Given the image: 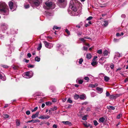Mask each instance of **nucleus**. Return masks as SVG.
Listing matches in <instances>:
<instances>
[{"label":"nucleus","mask_w":128,"mask_h":128,"mask_svg":"<svg viewBox=\"0 0 128 128\" xmlns=\"http://www.w3.org/2000/svg\"><path fill=\"white\" fill-rule=\"evenodd\" d=\"M108 53L109 52L108 51L106 50H105L104 51L103 54L104 55V56H107Z\"/></svg>","instance_id":"nucleus-18"},{"label":"nucleus","mask_w":128,"mask_h":128,"mask_svg":"<svg viewBox=\"0 0 128 128\" xmlns=\"http://www.w3.org/2000/svg\"><path fill=\"white\" fill-rule=\"evenodd\" d=\"M0 78L4 81H5L6 79V77L4 75V74L3 75L0 74Z\"/></svg>","instance_id":"nucleus-17"},{"label":"nucleus","mask_w":128,"mask_h":128,"mask_svg":"<svg viewBox=\"0 0 128 128\" xmlns=\"http://www.w3.org/2000/svg\"><path fill=\"white\" fill-rule=\"evenodd\" d=\"M122 54H120L119 53H117L116 54V55L118 57H120L121 56H122Z\"/></svg>","instance_id":"nucleus-48"},{"label":"nucleus","mask_w":128,"mask_h":128,"mask_svg":"<svg viewBox=\"0 0 128 128\" xmlns=\"http://www.w3.org/2000/svg\"><path fill=\"white\" fill-rule=\"evenodd\" d=\"M40 58H38V56L36 57L35 58V61L39 62L40 61Z\"/></svg>","instance_id":"nucleus-26"},{"label":"nucleus","mask_w":128,"mask_h":128,"mask_svg":"<svg viewBox=\"0 0 128 128\" xmlns=\"http://www.w3.org/2000/svg\"><path fill=\"white\" fill-rule=\"evenodd\" d=\"M36 121L35 120H29L27 122V123H29V122H32L33 123H35V121Z\"/></svg>","instance_id":"nucleus-30"},{"label":"nucleus","mask_w":128,"mask_h":128,"mask_svg":"<svg viewBox=\"0 0 128 128\" xmlns=\"http://www.w3.org/2000/svg\"><path fill=\"white\" fill-rule=\"evenodd\" d=\"M97 58V56H94L92 60V61H95V59Z\"/></svg>","instance_id":"nucleus-59"},{"label":"nucleus","mask_w":128,"mask_h":128,"mask_svg":"<svg viewBox=\"0 0 128 128\" xmlns=\"http://www.w3.org/2000/svg\"><path fill=\"white\" fill-rule=\"evenodd\" d=\"M60 28H61L60 27H58L56 26H54L53 28V29H56L57 30V29H60Z\"/></svg>","instance_id":"nucleus-31"},{"label":"nucleus","mask_w":128,"mask_h":128,"mask_svg":"<svg viewBox=\"0 0 128 128\" xmlns=\"http://www.w3.org/2000/svg\"><path fill=\"white\" fill-rule=\"evenodd\" d=\"M67 101L70 103H72V101L70 99V98L68 99Z\"/></svg>","instance_id":"nucleus-46"},{"label":"nucleus","mask_w":128,"mask_h":128,"mask_svg":"<svg viewBox=\"0 0 128 128\" xmlns=\"http://www.w3.org/2000/svg\"><path fill=\"white\" fill-rule=\"evenodd\" d=\"M30 112L29 110H28L26 111V114L28 115H29L30 114Z\"/></svg>","instance_id":"nucleus-52"},{"label":"nucleus","mask_w":128,"mask_h":128,"mask_svg":"<svg viewBox=\"0 0 128 128\" xmlns=\"http://www.w3.org/2000/svg\"><path fill=\"white\" fill-rule=\"evenodd\" d=\"M76 81L77 83L80 84H82L83 82V81L82 80L79 79H77Z\"/></svg>","instance_id":"nucleus-16"},{"label":"nucleus","mask_w":128,"mask_h":128,"mask_svg":"<svg viewBox=\"0 0 128 128\" xmlns=\"http://www.w3.org/2000/svg\"><path fill=\"white\" fill-rule=\"evenodd\" d=\"M10 117V116L8 114H4V118H8Z\"/></svg>","instance_id":"nucleus-28"},{"label":"nucleus","mask_w":128,"mask_h":128,"mask_svg":"<svg viewBox=\"0 0 128 128\" xmlns=\"http://www.w3.org/2000/svg\"><path fill=\"white\" fill-rule=\"evenodd\" d=\"M125 15L124 14H122L121 16V17L122 18H124L125 17Z\"/></svg>","instance_id":"nucleus-60"},{"label":"nucleus","mask_w":128,"mask_h":128,"mask_svg":"<svg viewBox=\"0 0 128 128\" xmlns=\"http://www.w3.org/2000/svg\"><path fill=\"white\" fill-rule=\"evenodd\" d=\"M34 67V65H32L30 64L28 66V67L29 68H33Z\"/></svg>","instance_id":"nucleus-38"},{"label":"nucleus","mask_w":128,"mask_h":128,"mask_svg":"<svg viewBox=\"0 0 128 128\" xmlns=\"http://www.w3.org/2000/svg\"><path fill=\"white\" fill-rule=\"evenodd\" d=\"M102 23V26H106L108 24V22L107 20L104 21Z\"/></svg>","instance_id":"nucleus-15"},{"label":"nucleus","mask_w":128,"mask_h":128,"mask_svg":"<svg viewBox=\"0 0 128 128\" xmlns=\"http://www.w3.org/2000/svg\"><path fill=\"white\" fill-rule=\"evenodd\" d=\"M110 67L112 69H113L114 67V65L113 64H112L111 65Z\"/></svg>","instance_id":"nucleus-57"},{"label":"nucleus","mask_w":128,"mask_h":128,"mask_svg":"<svg viewBox=\"0 0 128 128\" xmlns=\"http://www.w3.org/2000/svg\"><path fill=\"white\" fill-rule=\"evenodd\" d=\"M32 6H38L42 2V0H28Z\"/></svg>","instance_id":"nucleus-3"},{"label":"nucleus","mask_w":128,"mask_h":128,"mask_svg":"<svg viewBox=\"0 0 128 128\" xmlns=\"http://www.w3.org/2000/svg\"><path fill=\"white\" fill-rule=\"evenodd\" d=\"M106 61V58L102 57L99 60V62L101 64L104 63Z\"/></svg>","instance_id":"nucleus-9"},{"label":"nucleus","mask_w":128,"mask_h":128,"mask_svg":"<svg viewBox=\"0 0 128 128\" xmlns=\"http://www.w3.org/2000/svg\"><path fill=\"white\" fill-rule=\"evenodd\" d=\"M110 95V93L108 92H106V96H108Z\"/></svg>","instance_id":"nucleus-54"},{"label":"nucleus","mask_w":128,"mask_h":128,"mask_svg":"<svg viewBox=\"0 0 128 128\" xmlns=\"http://www.w3.org/2000/svg\"><path fill=\"white\" fill-rule=\"evenodd\" d=\"M65 32L68 34V35H70V34L69 31L67 29H66L65 30Z\"/></svg>","instance_id":"nucleus-43"},{"label":"nucleus","mask_w":128,"mask_h":128,"mask_svg":"<svg viewBox=\"0 0 128 128\" xmlns=\"http://www.w3.org/2000/svg\"><path fill=\"white\" fill-rule=\"evenodd\" d=\"M106 6V4H104L100 5V6L102 8L105 7Z\"/></svg>","instance_id":"nucleus-41"},{"label":"nucleus","mask_w":128,"mask_h":128,"mask_svg":"<svg viewBox=\"0 0 128 128\" xmlns=\"http://www.w3.org/2000/svg\"><path fill=\"white\" fill-rule=\"evenodd\" d=\"M92 57V55L91 54H88L86 55V58L88 59H90Z\"/></svg>","instance_id":"nucleus-22"},{"label":"nucleus","mask_w":128,"mask_h":128,"mask_svg":"<svg viewBox=\"0 0 128 128\" xmlns=\"http://www.w3.org/2000/svg\"><path fill=\"white\" fill-rule=\"evenodd\" d=\"M127 81H128V77L125 78L124 81L125 83Z\"/></svg>","instance_id":"nucleus-58"},{"label":"nucleus","mask_w":128,"mask_h":128,"mask_svg":"<svg viewBox=\"0 0 128 128\" xmlns=\"http://www.w3.org/2000/svg\"><path fill=\"white\" fill-rule=\"evenodd\" d=\"M29 7L30 6L28 4L24 5V7L26 9L28 8H29Z\"/></svg>","instance_id":"nucleus-44"},{"label":"nucleus","mask_w":128,"mask_h":128,"mask_svg":"<svg viewBox=\"0 0 128 128\" xmlns=\"http://www.w3.org/2000/svg\"><path fill=\"white\" fill-rule=\"evenodd\" d=\"M122 116V114H120L117 116V118L118 119H120V117Z\"/></svg>","instance_id":"nucleus-35"},{"label":"nucleus","mask_w":128,"mask_h":128,"mask_svg":"<svg viewBox=\"0 0 128 128\" xmlns=\"http://www.w3.org/2000/svg\"><path fill=\"white\" fill-rule=\"evenodd\" d=\"M87 116L86 115L84 116H83L82 118V119L84 120H87V118H86Z\"/></svg>","instance_id":"nucleus-37"},{"label":"nucleus","mask_w":128,"mask_h":128,"mask_svg":"<svg viewBox=\"0 0 128 128\" xmlns=\"http://www.w3.org/2000/svg\"><path fill=\"white\" fill-rule=\"evenodd\" d=\"M46 7H44L45 9L47 10L51 9H52L55 8V4L54 3L52 2H46L45 3Z\"/></svg>","instance_id":"nucleus-4"},{"label":"nucleus","mask_w":128,"mask_h":128,"mask_svg":"<svg viewBox=\"0 0 128 128\" xmlns=\"http://www.w3.org/2000/svg\"><path fill=\"white\" fill-rule=\"evenodd\" d=\"M83 124L86 127H88L90 126V124H87L86 122L84 123Z\"/></svg>","instance_id":"nucleus-23"},{"label":"nucleus","mask_w":128,"mask_h":128,"mask_svg":"<svg viewBox=\"0 0 128 128\" xmlns=\"http://www.w3.org/2000/svg\"><path fill=\"white\" fill-rule=\"evenodd\" d=\"M116 35L117 36H121L120 34L118 32L116 33Z\"/></svg>","instance_id":"nucleus-64"},{"label":"nucleus","mask_w":128,"mask_h":128,"mask_svg":"<svg viewBox=\"0 0 128 128\" xmlns=\"http://www.w3.org/2000/svg\"><path fill=\"white\" fill-rule=\"evenodd\" d=\"M84 37L83 38H80V40H81L83 42H84L85 40H84Z\"/></svg>","instance_id":"nucleus-47"},{"label":"nucleus","mask_w":128,"mask_h":128,"mask_svg":"<svg viewBox=\"0 0 128 128\" xmlns=\"http://www.w3.org/2000/svg\"><path fill=\"white\" fill-rule=\"evenodd\" d=\"M88 102H85L82 103V104L83 105H85L87 104Z\"/></svg>","instance_id":"nucleus-51"},{"label":"nucleus","mask_w":128,"mask_h":128,"mask_svg":"<svg viewBox=\"0 0 128 128\" xmlns=\"http://www.w3.org/2000/svg\"><path fill=\"white\" fill-rule=\"evenodd\" d=\"M80 98V96L78 94H76L74 96V98L75 99H77Z\"/></svg>","instance_id":"nucleus-27"},{"label":"nucleus","mask_w":128,"mask_h":128,"mask_svg":"<svg viewBox=\"0 0 128 128\" xmlns=\"http://www.w3.org/2000/svg\"><path fill=\"white\" fill-rule=\"evenodd\" d=\"M84 50H88V48L87 47L84 46L83 47Z\"/></svg>","instance_id":"nucleus-55"},{"label":"nucleus","mask_w":128,"mask_h":128,"mask_svg":"<svg viewBox=\"0 0 128 128\" xmlns=\"http://www.w3.org/2000/svg\"><path fill=\"white\" fill-rule=\"evenodd\" d=\"M96 93L94 92H92L91 93V95L92 97H94L96 96Z\"/></svg>","instance_id":"nucleus-29"},{"label":"nucleus","mask_w":128,"mask_h":128,"mask_svg":"<svg viewBox=\"0 0 128 128\" xmlns=\"http://www.w3.org/2000/svg\"><path fill=\"white\" fill-rule=\"evenodd\" d=\"M16 125L17 126H20V120H16Z\"/></svg>","instance_id":"nucleus-20"},{"label":"nucleus","mask_w":128,"mask_h":128,"mask_svg":"<svg viewBox=\"0 0 128 128\" xmlns=\"http://www.w3.org/2000/svg\"><path fill=\"white\" fill-rule=\"evenodd\" d=\"M83 61V60L82 58H80L79 61V63L80 64H82V62Z\"/></svg>","instance_id":"nucleus-40"},{"label":"nucleus","mask_w":128,"mask_h":128,"mask_svg":"<svg viewBox=\"0 0 128 128\" xmlns=\"http://www.w3.org/2000/svg\"><path fill=\"white\" fill-rule=\"evenodd\" d=\"M118 39H116V38H114V42H117L118 41Z\"/></svg>","instance_id":"nucleus-61"},{"label":"nucleus","mask_w":128,"mask_h":128,"mask_svg":"<svg viewBox=\"0 0 128 128\" xmlns=\"http://www.w3.org/2000/svg\"><path fill=\"white\" fill-rule=\"evenodd\" d=\"M38 108L37 107H35L34 110H32V112H33L35 111L36 110H37V109H38Z\"/></svg>","instance_id":"nucleus-50"},{"label":"nucleus","mask_w":128,"mask_h":128,"mask_svg":"<svg viewBox=\"0 0 128 128\" xmlns=\"http://www.w3.org/2000/svg\"><path fill=\"white\" fill-rule=\"evenodd\" d=\"M102 50H98L97 51V53L99 54H101L102 53Z\"/></svg>","instance_id":"nucleus-36"},{"label":"nucleus","mask_w":128,"mask_h":128,"mask_svg":"<svg viewBox=\"0 0 128 128\" xmlns=\"http://www.w3.org/2000/svg\"><path fill=\"white\" fill-rule=\"evenodd\" d=\"M104 80L106 82H108L110 79V78L106 76H105L104 77Z\"/></svg>","instance_id":"nucleus-21"},{"label":"nucleus","mask_w":128,"mask_h":128,"mask_svg":"<svg viewBox=\"0 0 128 128\" xmlns=\"http://www.w3.org/2000/svg\"><path fill=\"white\" fill-rule=\"evenodd\" d=\"M31 54L30 53H28L27 54V56L29 58L31 56Z\"/></svg>","instance_id":"nucleus-56"},{"label":"nucleus","mask_w":128,"mask_h":128,"mask_svg":"<svg viewBox=\"0 0 128 128\" xmlns=\"http://www.w3.org/2000/svg\"><path fill=\"white\" fill-rule=\"evenodd\" d=\"M82 33L81 32H78V35L80 36V35H82Z\"/></svg>","instance_id":"nucleus-53"},{"label":"nucleus","mask_w":128,"mask_h":128,"mask_svg":"<svg viewBox=\"0 0 128 128\" xmlns=\"http://www.w3.org/2000/svg\"><path fill=\"white\" fill-rule=\"evenodd\" d=\"M92 18L93 17L92 16H90L86 20H90L92 19Z\"/></svg>","instance_id":"nucleus-45"},{"label":"nucleus","mask_w":128,"mask_h":128,"mask_svg":"<svg viewBox=\"0 0 128 128\" xmlns=\"http://www.w3.org/2000/svg\"><path fill=\"white\" fill-rule=\"evenodd\" d=\"M84 79L87 82H88L89 80V78L88 77H85L84 78Z\"/></svg>","instance_id":"nucleus-39"},{"label":"nucleus","mask_w":128,"mask_h":128,"mask_svg":"<svg viewBox=\"0 0 128 128\" xmlns=\"http://www.w3.org/2000/svg\"><path fill=\"white\" fill-rule=\"evenodd\" d=\"M0 13L4 16H7L9 14V10L7 5L4 2H0Z\"/></svg>","instance_id":"nucleus-1"},{"label":"nucleus","mask_w":128,"mask_h":128,"mask_svg":"<svg viewBox=\"0 0 128 128\" xmlns=\"http://www.w3.org/2000/svg\"><path fill=\"white\" fill-rule=\"evenodd\" d=\"M39 114V112H37L35 114H34L32 115L31 117L32 118V119L34 118L37 117L38 116V114Z\"/></svg>","instance_id":"nucleus-11"},{"label":"nucleus","mask_w":128,"mask_h":128,"mask_svg":"<svg viewBox=\"0 0 128 128\" xmlns=\"http://www.w3.org/2000/svg\"><path fill=\"white\" fill-rule=\"evenodd\" d=\"M96 90L98 91V92L99 93H101L103 92V89L102 88H100L99 87L96 88Z\"/></svg>","instance_id":"nucleus-10"},{"label":"nucleus","mask_w":128,"mask_h":128,"mask_svg":"<svg viewBox=\"0 0 128 128\" xmlns=\"http://www.w3.org/2000/svg\"><path fill=\"white\" fill-rule=\"evenodd\" d=\"M51 109L52 111H54L57 109V107L56 106H54V108H51Z\"/></svg>","instance_id":"nucleus-32"},{"label":"nucleus","mask_w":128,"mask_h":128,"mask_svg":"<svg viewBox=\"0 0 128 128\" xmlns=\"http://www.w3.org/2000/svg\"><path fill=\"white\" fill-rule=\"evenodd\" d=\"M107 108L110 110H114L115 109L114 107L110 106H107Z\"/></svg>","instance_id":"nucleus-13"},{"label":"nucleus","mask_w":128,"mask_h":128,"mask_svg":"<svg viewBox=\"0 0 128 128\" xmlns=\"http://www.w3.org/2000/svg\"><path fill=\"white\" fill-rule=\"evenodd\" d=\"M42 47V45L41 43H40L38 44V46L37 48V49L38 50H40Z\"/></svg>","instance_id":"nucleus-25"},{"label":"nucleus","mask_w":128,"mask_h":128,"mask_svg":"<svg viewBox=\"0 0 128 128\" xmlns=\"http://www.w3.org/2000/svg\"><path fill=\"white\" fill-rule=\"evenodd\" d=\"M43 42L45 44L46 47L48 48H51L53 46V45L52 44L46 41H43Z\"/></svg>","instance_id":"nucleus-6"},{"label":"nucleus","mask_w":128,"mask_h":128,"mask_svg":"<svg viewBox=\"0 0 128 128\" xmlns=\"http://www.w3.org/2000/svg\"><path fill=\"white\" fill-rule=\"evenodd\" d=\"M93 122L94 125L96 126L98 124V123L96 120H94Z\"/></svg>","instance_id":"nucleus-33"},{"label":"nucleus","mask_w":128,"mask_h":128,"mask_svg":"<svg viewBox=\"0 0 128 128\" xmlns=\"http://www.w3.org/2000/svg\"><path fill=\"white\" fill-rule=\"evenodd\" d=\"M2 66L3 68H8V66L4 65H2Z\"/></svg>","instance_id":"nucleus-49"},{"label":"nucleus","mask_w":128,"mask_h":128,"mask_svg":"<svg viewBox=\"0 0 128 128\" xmlns=\"http://www.w3.org/2000/svg\"><path fill=\"white\" fill-rule=\"evenodd\" d=\"M66 0H58L59 2L61 3H64L65 2Z\"/></svg>","instance_id":"nucleus-42"},{"label":"nucleus","mask_w":128,"mask_h":128,"mask_svg":"<svg viewBox=\"0 0 128 128\" xmlns=\"http://www.w3.org/2000/svg\"><path fill=\"white\" fill-rule=\"evenodd\" d=\"M80 99L82 100H84L86 98V97L85 94L80 95Z\"/></svg>","instance_id":"nucleus-12"},{"label":"nucleus","mask_w":128,"mask_h":128,"mask_svg":"<svg viewBox=\"0 0 128 128\" xmlns=\"http://www.w3.org/2000/svg\"><path fill=\"white\" fill-rule=\"evenodd\" d=\"M62 122L63 124L66 125H68L70 126L71 125V122L69 121H62Z\"/></svg>","instance_id":"nucleus-14"},{"label":"nucleus","mask_w":128,"mask_h":128,"mask_svg":"<svg viewBox=\"0 0 128 128\" xmlns=\"http://www.w3.org/2000/svg\"><path fill=\"white\" fill-rule=\"evenodd\" d=\"M105 119L103 117L100 118L99 119V121L103 123Z\"/></svg>","instance_id":"nucleus-24"},{"label":"nucleus","mask_w":128,"mask_h":128,"mask_svg":"<svg viewBox=\"0 0 128 128\" xmlns=\"http://www.w3.org/2000/svg\"><path fill=\"white\" fill-rule=\"evenodd\" d=\"M57 125L55 124H54L53 126V127L55 128H57Z\"/></svg>","instance_id":"nucleus-62"},{"label":"nucleus","mask_w":128,"mask_h":128,"mask_svg":"<svg viewBox=\"0 0 128 128\" xmlns=\"http://www.w3.org/2000/svg\"><path fill=\"white\" fill-rule=\"evenodd\" d=\"M97 64V62L95 61H93V62L91 63L92 65L93 66H95Z\"/></svg>","instance_id":"nucleus-19"},{"label":"nucleus","mask_w":128,"mask_h":128,"mask_svg":"<svg viewBox=\"0 0 128 128\" xmlns=\"http://www.w3.org/2000/svg\"><path fill=\"white\" fill-rule=\"evenodd\" d=\"M52 103L50 102H46V104L47 106L51 105Z\"/></svg>","instance_id":"nucleus-34"},{"label":"nucleus","mask_w":128,"mask_h":128,"mask_svg":"<svg viewBox=\"0 0 128 128\" xmlns=\"http://www.w3.org/2000/svg\"><path fill=\"white\" fill-rule=\"evenodd\" d=\"M8 5L10 10L12 11H14L15 9L13 6V3L12 2H10L8 3Z\"/></svg>","instance_id":"nucleus-7"},{"label":"nucleus","mask_w":128,"mask_h":128,"mask_svg":"<svg viewBox=\"0 0 128 128\" xmlns=\"http://www.w3.org/2000/svg\"><path fill=\"white\" fill-rule=\"evenodd\" d=\"M50 118V116L48 115L40 116L39 118L40 119H47Z\"/></svg>","instance_id":"nucleus-8"},{"label":"nucleus","mask_w":128,"mask_h":128,"mask_svg":"<svg viewBox=\"0 0 128 128\" xmlns=\"http://www.w3.org/2000/svg\"><path fill=\"white\" fill-rule=\"evenodd\" d=\"M61 44H58L57 45V46L58 47V48H60V47L61 46Z\"/></svg>","instance_id":"nucleus-63"},{"label":"nucleus","mask_w":128,"mask_h":128,"mask_svg":"<svg viewBox=\"0 0 128 128\" xmlns=\"http://www.w3.org/2000/svg\"><path fill=\"white\" fill-rule=\"evenodd\" d=\"M33 76L32 72H27L24 73L23 75V76L26 78H31Z\"/></svg>","instance_id":"nucleus-5"},{"label":"nucleus","mask_w":128,"mask_h":128,"mask_svg":"<svg viewBox=\"0 0 128 128\" xmlns=\"http://www.w3.org/2000/svg\"><path fill=\"white\" fill-rule=\"evenodd\" d=\"M72 2V1H71L70 4L68 12L72 16H78L79 13L76 6L71 4Z\"/></svg>","instance_id":"nucleus-2"}]
</instances>
